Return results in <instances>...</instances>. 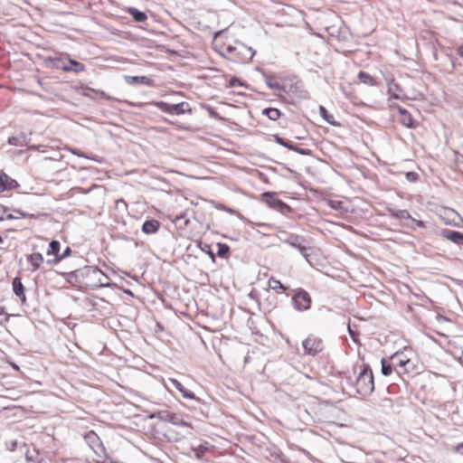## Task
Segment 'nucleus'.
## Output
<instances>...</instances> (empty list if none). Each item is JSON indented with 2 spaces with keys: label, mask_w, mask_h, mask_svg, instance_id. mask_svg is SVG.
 I'll use <instances>...</instances> for the list:
<instances>
[{
  "label": "nucleus",
  "mask_w": 463,
  "mask_h": 463,
  "mask_svg": "<svg viewBox=\"0 0 463 463\" xmlns=\"http://www.w3.org/2000/svg\"><path fill=\"white\" fill-rule=\"evenodd\" d=\"M356 390L362 395L371 393L374 389L373 376L370 369L364 367L357 376Z\"/></svg>",
  "instance_id": "nucleus-1"
},
{
  "label": "nucleus",
  "mask_w": 463,
  "mask_h": 463,
  "mask_svg": "<svg viewBox=\"0 0 463 463\" xmlns=\"http://www.w3.org/2000/svg\"><path fill=\"white\" fill-rule=\"evenodd\" d=\"M394 370L400 374L409 372V366L411 364L410 357L405 352H397L390 357Z\"/></svg>",
  "instance_id": "nucleus-2"
},
{
  "label": "nucleus",
  "mask_w": 463,
  "mask_h": 463,
  "mask_svg": "<svg viewBox=\"0 0 463 463\" xmlns=\"http://www.w3.org/2000/svg\"><path fill=\"white\" fill-rule=\"evenodd\" d=\"M302 345L305 354L312 356L316 355L323 350L322 340L315 335H309L306 340L303 341Z\"/></svg>",
  "instance_id": "nucleus-3"
},
{
  "label": "nucleus",
  "mask_w": 463,
  "mask_h": 463,
  "mask_svg": "<svg viewBox=\"0 0 463 463\" xmlns=\"http://www.w3.org/2000/svg\"><path fill=\"white\" fill-rule=\"evenodd\" d=\"M292 303L298 311H306L310 308L311 298L305 290H299L293 298Z\"/></svg>",
  "instance_id": "nucleus-4"
},
{
  "label": "nucleus",
  "mask_w": 463,
  "mask_h": 463,
  "mask_svg": "<svg viewBox=\"0 0 463 463\" xmlns=\"http://www.w3.org/2000/svg\"><path fill=\"white\" fill-rule=\"evenodd\" d=\"M235 49L238 50L236 55L233 56L234 61L241 62H247L250 61L255 55V51L251 47H248L242 43H236Z\"/></svg>",
  "instance_id": "nucleus-5"
},
{
  "label": "nucleus",
  "mask_w": 463,
  "mask_h": 463,
  "mask_svg": "<svg viewBox=\"0 0 463 463\" xmlns=\"http://www.w3.org/2000/svg\"><path fill=\"white\" fill-rule=\"evenodd\" d=\"M88 276L92 279L93 287H108L109 286V279L100 269L90 268L88 270Z\"/></svg>",
  "instance_id": "nucleus-6"
},
{
  "label": "nucleus",
  "mask_w": 463,
  "mask_h": 463,
  "mask_svg": "<svg viewBox=\"0 0 463 463\" xmlns=\"http://www.w3.org/2000/svg\"><path fill=\"white\" fill-rule=\"evenodd\" d=\"M286 242L288 244H289L290 246L294 247V248H297L300 253L302 254V256L307 260V248L305 246L302 245V240L300 237L297 236V235H289L288 237V239L286 240Z\"/></svg>",
  "instance_id": "nucleus-7"
},
{
  "label": "nucleus",
  "mask_w": 463,
  "mask_h": 463,
  "mask_svg": "<svg viewBox=\"0 0 463 463\" xmlns=\"http://www.w3.org/2000/svg\"><path fill=\"white\" fill-rule=\"evenodd\" d=\"M17 186V182L5 173H0V191L12 190Z\"/></svg>",
  "instance_id": "nucleus-8"
},
{
  "label": "nucleus",
  "mask_w": 463,
  "mask_h": 463,
  "mask_svg": "<svg viewBox=\"0 0 463 463\" xmlns=\"http://www.w3.org/2000/svg\"><path fill=\"white\" fill-rule=\"evenodd\" d=\"M442 236L457 245H463V233L451 230L442 231Z\"/></svg>",
  "instance_id": "nucleus-9"
},
{
  "label": "nucleus",
  "mask_w": 463,
  "mask_h": 463,
  "mask_svg": "<svg viewBox=\"0 0 463 463\" xmlns=\"http://www.w3.org/2000/svg\"><path fill=\"white\" fill-rule=\"evenodd\" d=\"M170 383L182 393L183 397L185 399L193 400L195 398V395L193 392L185 389L182 383L175 378H169Z\"/></svg>",
  "instance_id": "nucleus-10"
},
{
  "label": "nucleus",
  "mask_w": 463,
  "mask_h": 463,
  "mask_svg": "<svg viewBox=\"0 0 463 463\" xmlns=\"http://www.w3.org/2000/svg\"><path fill=\"white\" fill-rule=\"evenodd\" d=\"M388 94L391 99H402L404 96L400 86L393 81L388 84Z\"/></svg>",
  "instance_id": "nucleus-11"
},
{
  "label": "nucleus",
  "mask_w": 463,
  "mask_h": 463,
  "mask_svg": "<svg viewBox=\"0 0 463 463\" xmlns=\"http://www.w3.org/2000/svg\"><path fill=\"white\" fill-rule=\"evenodd\" d=\"M160 227V223L156 220H148L143 223L142 231L146 234L156 233Z\"/></svg>",
  "instance_id": "nucleus-12"
},
{
  "label": "nucleus",
  "mask_w": 463,
  "mask_h": 463,
  "mask_svg": "<svg viewBox=\"0 0 463 463\" xmlns=\"http://www.w3.org/2000/svg\"><path fill=\"white\" fill-rule=\"evenodd\" d=\"M27 260L31 265V271H35L43 262V257L41 253H33L27 257Z\"/></svg>",
  "instance_id": "nucleus-13"
},
{
  "label": "nucleus",
  "mask_w": 463,
  "mask_h": 463,
  "mask_svg": "<svg viewBox=\"0 0 463 463\" xmlns=\"http://www.w3.org/2000/svg\"><path fill=\"white\" fill-rule=\"evenodd\" d=\"M263 197L265 198V202L268 203V205L274 209H282L287 206L282 201L273 197L269 193H265Z\"/></svg>",
  "instance_id": "nucleus-14"
},
{
  "label": "nucleus",
  "mask_w": 463,
  "mask_h": 463,
  "mask_svg": "<svg viewBox=\"0 0 463 463\" xmlns=\"http://www.w3.org/2000/svg\"><path fill=\"white\" fill-rule=\"evenodd\" d=\"M13 290L14 294L19 297L23 301L25 300V295L24 292V286L20 278L16 277L13 280Z\"/></svg>",
  "instance_id": "nucleus-15"
},
{
  "label": "nucleus",
  "mask_w": 463,
  "mask_h": 463,
  "mask_svg": "<svg viewBox=\"0 0 463 463\" xmlns=\"http://www.w3.org/2000/svg\"><path fill=\"white\" fill-rule=\"evenodd\" d=\"M68 62H69V64H71V67H61V70H63L65 71H74V72H80L85 70V66L79 61H76L74 60H69Z\"/></svg>",
  "instance_id": "nucleus-16"
},
{
  "label": "nucleus",
  "mask_w": 463,
  "mask_h": 463,
  "mask_svg": "<svg viewBox=\"0 0 463 463\" xmlns=\"http://www.w3.org/2000/svg\"><path fill=\"white\" fill-rule=\"evenodd\" d=\"M269 288L274 290L276 293H283L286 290V287L278 279L270 278L268 281Z\"/></svg>",
  "instance_id": "nucleus-17"
},
{
  "label": "nucleus",
  "mask_w": 463,
  "mask_h": 463,
  "mask_svg": "<svg viewBox=\"0 0 463 463\" xmlns=\"http://www.w3.org/2000/svg\"><path fill=\"white\" fill-rule=\"evenodd\" d=\"M165 420H167L168 422H170L174 425L190 427V425L187 422L184 421L182 420V418L180 416H178L177 414L168 413L166 415Z\"/></svg>",
  "instance_id": "nucleus-18"
},
{
  "label": "nucleus",
  "mask_w": 463,
  "mask_h": 463,
  "mask_svg": "<svg viewBox=\"0 0 463 463\" xmlns=\"http://www.w3.org/2000/svg\"><path fill=\"white\" fill-rule=\"evenodd\" d=\"M189 109L188 103L181 102L177 104H172V115H180L184 114Z\"/></svg>",
  "instance_id": "nucleus-19"
},
{
  "label": "nucleus",
  "mask_w": 463,
  "mask_h": 463,
  "mask_svg": "<svg viewBox=\"0 0 463 463\" xmlns=\"http://www.w3.org/2000/svg\"><path fill=\"white\" fill-rule=\"evenodd\" d=\"M8 143L12 146H24L27 145L26 137L24 135L18 137H11L8 138Z\"/></svg>",
  "instance_id": "nucleus-20"
},
{
  "label": "nucleus",
  "mask_w": 463,
  "mask_h": 463,
  "mask_svg": "<svg viewBox=\"0 0 463 463\" xmlns=\"http://www.w3.org/2000/svg\"><path fill=\"white\" fill-rule=\"evenodd\" d=\"M129 14L137 21V22H144L146 20L147 16L145 13L137 10V8H129L128 10Z\"/></svg>",
  "instance_id": "nucleus-21"
},
{
  "label": "nucleus",
  "mask_w": 463,
  "mask_h": 463,
  "mask_svg": "<svg viewBox=\"0 0 463 463\" xmlns=\"http://www.w3.org/2000/svg\"><path fill=\"white\" fill-rule=\"evenodd\" d=\"M60 251V242L58 241H52L49 245V249L47 250V255L51 256L53 255L54 258L59 256Z\"/></svg>",
  "instance_id": "nucleus-22"
},
{
  "label": "nucleus",
  "mask_w": 463,
  "mask_h": 463,
  "mask_svg": "<svg viewBox=\"0 0 463 463\" xmlns=\"http://www.w3.org/2000/svg\"><path fill=\"white\" fill-rule=\"evenodd\" d=\"M263 114L266 115L271 120H277L280 117V111L278 109L269 108L263 110Z\"/></svg>",
  "instance_id": "nucleus-23"
},
{
  "label": "nucleus",
  "mask_w": 463,
  "mask_h": 463,
  "mask_svg": "<svg viewBox=\"0 0 463 463\" xmlns=\"http://www.w3.org/2000/svg\"><path fill=\"white\" fill-rule=\"evenodd\" d=\"M86 440L90 444L91 449L94 450L96 454H98V450L94 449V444L97 443L98 447L99 448V437L96 435V433L90 431L85 436Z\"/></svg>",
  "instance_id": "nucleus-24"
},
{
  "label": "nucleus",
  "mask_w": 463,
  "mask_h": 463,
  "mask_svg": "<svg viewBox=\"0 0 463 463\" xmlns=\"http://www.w3.org/2000/svg\"><path fill=\"white\" fill-rule=\"evenodd\" d=\"M129 83H141L145 85L150 84V79L146 76H131L128 77Z\"/></svg>",
  "instance_id": "nucleus-25"
},
{
  "label": "nucleus",
  "mask_w": 463,
  "mask_h": 463,
  "mask_svg": "<svg viewBox=\"0 0 463 463\" xmlns=\"http://www.w3.org/2000/svg\"><path fill=\"white\" fill-rule=\"evenodd\" d=\"M400 113L402 115V122L408 128L412 127V119L410 114H408L404 109H400Z\"/></svg>",
  "instance_id": "nucleus-26"
},
{
  "label": "nucleus",
  "mask_w": 463,
  "mask_h": 463,
  "mask_svg": "<svg viewBox=\"0 0 463 463\" xmlns=\"http://www.w3.org/2000/svg\"><path fill=\"white\" fill-rule=\"evenodd\" d=\"M392 370H394L392 363H387L386 361H382V373L385 376L392 374Z\"/></svg>",
  "instance_id": "nucleus-27"
},
{
  "label": "nucleus",
  "mask_w": 463,
  "mask_h": 463,
  "mask_svg": "<svg viewBox=\"0 0 463 463\" xmlns=\"http://www.w3.org/2000/svg\"><path fill=\"white\" fill-rule=\"evenodd\" d=\"M358 78L364 84H367V85H373L374 84V80L372 78V76L369 75L368 73L364 72V71H360L359 74H358Z\"/></svg>",
  "instance_id": "nucleus-28"
},
{
  "label": "nucleus",
  "mask_w": 463,
  "mask_h": 463,
  "mask_svg": "<svg viewBox=\"0 0 463 463\" xmlns=\"http://www.w3.org/2000/svg\"><path fill=\"white\" fill-rule=\"evenodd\" d=\"M266 84L270 90H281L282 88L279 82L275 80L273 77H266Z\"/></svg>",
  "instance_id": "nucleus-29"
},
{
  "label": "nucleus",
  "mask_w": 463,
  "mask_h": 463,
  "mask_svg": "<svg viewBox=\"0 0 463 463\" xmlns=\"http://www.w3.org/2000/svg\"><path fill=\"white\" fill-rule=\"evenodd\" d=\"M71 248L67 247L61 254H59V256H57L53 260H48L47 262L50 264L58 263L59 261H61V260H63L64 258L69 256L71 254Z\"/></svg>",
  "instance_id": "nucleus-30"
},
{
  "label": "nucleus",
  "mask_w": 463,
  "mask_h": 463,
  "mask_svg": "<svg viewBox=\"0 0 463 463\" xmlns=\"http://www.w3.org/2000/svg\"><path fill=\"white\" fill-rule=\"evenodd\" d=\"M69 151L77 156H80V157H84V158H87V159H90V160H92V161H95V162H98V163H101V159L97 157V156H88L80 152H79L77 149L75 148H69Z\"/></svg>",
  "instance_id": "nucleus-31"
},
{
  "label": "nucleus",
  "mask_w": 463,
  "mask_h": 463,
  "mask_svg": "<svg viewBox=\"0 0 463 463\" xmlns=\"http://www.w3.org/2000/svg\"><path fill=\"white\" fill-rule=\"evenodd\" d=\"M319 113L321 115V117L326 121L328 122L329 124L331 125H334V121L332 120L333 119V116L332 115H329L327 110L323 107L321 106L319 108Z\"/></svg>",
  "instance_id": "nucleus-32"
},
{
  "label": "nucleus",
  "mask_w": 463,
  "mask_h": 463,
  "mask_svg": "<svg viewBox=\"0 0 463 463\" xmlns=\"http://www.w3.org/2000/svg\"><path fill=\"white\" fill-rule=\"evenodd\" d=\"M156 107L163 112L168 113L172 115V104H168L165 102H157Z\"/></svg>",
  "instance_id": "nucleus-33"
},
{
  "label": "nucleus",
  "mask_w": 463,
  "mask_h": 463,
  "mask_svg": "<svg viewBox=\"0 0 463 463\" xmlns=\"http://www.w3.org/2000/svg\"><path fill=\"white\" fill-rule=\"evenodd\" d=\"M218 246V251H217V254L219 257H225L227 255V253L229 252V246L226 245V244H223V243H218L217 244Z\"/></svg>",
  "instance_id": "nucleus-34"
},
{
  "label": "nucleus",
  "mask_w": 463,
  "mask_h": 463,
  "mask_svg": "<svg viewBox=\"0 0 463 463\" xmlns=\"http://www.w3.org/2000/svg\"><path fill=\"white\" fill-rule=\"evenodd\" d=\"M208 449V448L205 445H200L199 447L195 448L194 453L197 458H202L203 453Z\"/></svg>",
  "instance_id": "nucleus-35"
},
{
  "label": "nucleus",
  "mask_w": 463,
  "mask_h": 463,
  "mask_svg": "<svg viewBox=\"0 0 463 463\" xmlns=\"http://www.w3.org/2000/svg\"><path fill=\"white\" fill-rule=\"evenodd\" d=\"M276 140H277V143H279V145H281L282 146H285L290 150H294L296 151L297 149L291 145L289 144L288 142L285 141L283 138L281 137H276Z\"/></svg>",
  "instance_id": "nucleus-36"
},
{
  "label": "nucleus",
  "mask_w": 463,
  "mask_h": 463,
  "mask_svg": "<svg viewBox=\"0 0 463 463\" xmlns=\"http://www.w3.org/2000/svg\"><path fill=\"white\" fill-rule=\"evenodd\" d=\"M395 216L401 219H410L411 214L407 210H400L395 213Z\"/></svg>",
  "instance_id": "nucleus-37"
},
{
  "label": "nucleus",
  "mask_w": 463,
  "mask_h": 463,
  "mask_svg": "<svg viewBox=\"0 0 463 463\" xmlns=\"http://www.w3.org/2000/svg\"><path fill=\"white\" fill-rule=\"evenodd\" d=\"M419 175L417 173H414V172H408L406 174V179L409 181V182H415L417 181Z\"/></svg>",
  "instance_id": "nucleus-38"
},
{
  "label": "nucleus",
  "mask_w": 463,
  "mask_h": 463,
  "mask_svg": "<svg viewBox=\"0 0 463 463\" xmlns=\"http://www.w3.org/2000/svg\"><path fill=\"white\" fill-rule=\"evenodd\" d=\"M452 450L454 452H458V453H462L463 454V442L458 444V445H457V446H454L452 448Z\"/></svg>",
  "instance_id": "nucleus-39"
},
{
  "label": "nucleus",
  "mask_w": 463,
  "mask_h": 463,
  "mask_svg": "<svg viewBox=\"0 0 463 463\" xmlns=\"http://www.w3.org/2000/svg\"><path fill=\"white\" fill-rule=\"evenodd\" d=\"M227 52L231 54H234V56L236 55V52H238L237 49H235V45H228L227 48H226Z\"/></svg>",
  "instance_id": "nucleus-40"
},
{
  "label": "nucleus",
  "mask_w": 463,
  "mask_h": 463,
  "mask_svg": "<svg viewBox=\"0 0 463 463\" xmlns=\"http://www.w3.org/2000/svg\"><path fill=\"white\" fill-rule=\"evenodd\" d=\"M57 68L61 69V67H71V64L69 62H64L62 61H59V63L56 65Z\"/></svg>",
  "instance_id": "nucleus-41"
},
{
  "label": "nucleus",
  "mask_w": 463,
  "mask_h": 463,
  "mask_svg": "<svg viewBox=\"0 0 463 463\" xmlns=\"http://www.w3.org/2000/svg\"><path fill=\"white\" fill-rule=\"evenodd\" d=\"M447 212H448V213H449V215H454L455 217H457V218L460 219V218H459V215H458V214L454 210H452V209H449V210H447Z\"/></svg>",
  "instance_id": "nucleus-42"
},
{
  "label": "nucleus",
  "mask_w": 463,
  "mask_h": 463,
  "mask_svg": "<svg viewBox=\"0 0 463 463\" xmlns=\"http://www.w3.org/2000/svg\"><path fill=\"white\" fill-rule=\"evenodd\" d=\"M457 53H458L459 56L463 57V46H458V47L457 48Z\"/></svg>",
  "instance_id": "nucleus-43"
},
{
  "label": "nucleus",
  "mask_w": 463,
  "mask_h": 463,
  "mask_svg": "<svg viewBox=\"0 0 463 463\" xmlns=\"http://www.w3.org/2000/svg\"><path fill=\"white\" fill-rule=\"evenodd\" d=\"M348 331H349L350 335L353 337V339H354V340H355V339H354V330H352L350 326H348Z\"/></svg>",
  "instance_id": "nucleus-44"
},
{
  "label": "nucleus",
  "mask_w": 463,
  "mask_h": 463,
  "mask_svg": "<svg viewBox=\"0 0 463 463\" xmlns=\"http://www.w3.org/2000/svg\"><path fill=\"white\" fill-rule=\"evenodd\" d=\"M416 223L418 226L420 227H422L423 226V222L421 221H416Z\"/></svg>",
  "instance_id": "nucleus-45"
},
{
  "label": "nucleus",
  "mask_w": 463,
  "mask_h": 463,
  "mask_svg": "<svg viewBox=\"0 0 463 463\" xmlns=\"http://www.w3.org/2000/svg\"><path fill=\"white\" fill-rule=\"evenodd\" d=\"M3 209H4L3 206L0 205V213H2ZM3 219H4V217L2 215H0V220H3Z\"/></svg>",
  "instance_id": "nucleus-46"
},
{
  "label": "nucleus",
  "mask_w": 463,
  "mask_h": 463,
  "mask_svg": "<svg viewBox=\"0 0 463 463\" xmlns=\"http://www.w3.org/2000/svg\"><path fill=\"white\" fill-rule=\"evenodd\" d=\"M338 204H340V202H337V203L335 204V203H333L332 206L333 208H335L336 206H338Z\"/></svg>",
  "instance_id": "nucleus-47"
},
{
  "label": "nucleus",
  "mask_w": 463,
  "mask_h": 463,
  "mask_svg": "<svg viewBox=\"0 0 463 463\" xmlns=\"http://www.w3.org/2000/svg\"><path fill=\"white\" fill-rule=\"evenodd\" d=\"M338 204H340V202H337V203L335 204V203H333L332 206L333 208H335L336 206H338Z\"/></svg>",
  "instance_id": "nucleus-48"
},
{
  "label": "nucleus",
  "mask_w": 463,
  "mask_h": 463,
  "mask_svg": "<svg viewBox=\"0 0 463 463\" xmlns=\"http://www.w3.org/2000/svg\"><path fill=\"white\" fill-rule=\"evenodd\" d=\"M338 204H340V202H337V203L335 204V203H333L332 206L333 208H335L336 206H338Z\"/></svg>",
  "instance_id": "nucleus-49"
},
{
  "label": "nucleus",
  "mask_w": 463,
  "mask_h": 463,
  "mask_svg": "<svg viewBox=\"0 0 463 463\" xmlns=\"http://www.w3.org/2000/svg\"><path fill=\"white\" fill-rule=\"evenodd\" d=\"M93 463H106L105 461L93 460Z\"/></svg>",
  "instance_id": "nucleus-50"
},
{
  "label": "nucleus",
  "mask_w": 463,
  "mask_h": 463,
  "mask_svg": "<svg viewBox=\"0 0 463 463\" xmlns=\"http://www.w3.org/2000/svg\"><path fill=\"white\" fill-rule=\"evenodd\" d=\"M298 152H299L300 154H303V155H304V154H306V153L304 152V150H298Z\"/></svg>",
  "instance_id": "nucleus-51"
},
{
  "label": "nucleus",
  "mask_w": 463,
  "mask_h": 463,
  "mask_svg": "<svg viewBox=\"0 0 463 463\" xmlns=\"http://www.w3.org/2000/svg\"><path fill=\"white\" fill-rule=\"evenodd\" d=\"M2 241H3V240H2V237L0 236V242H1Z\"/></svg>",
  "instance_id": "nucleus-52"
}]
</instances>
